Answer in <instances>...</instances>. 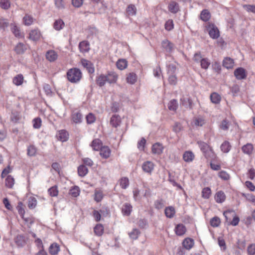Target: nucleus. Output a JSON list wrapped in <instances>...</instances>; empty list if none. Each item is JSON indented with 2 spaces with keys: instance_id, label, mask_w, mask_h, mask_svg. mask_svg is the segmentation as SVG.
Returning a JSON list of instances; mask_svg holds the SVG:
<instances>
[{
  "instance_id": "obj_1",
  "label": "nucleus",
  "mask_w": 255,
  "mask_h": 255,
  "mask_svg": "<svg viewBox=\"0 0 255 255\" xmlns=\"http://www.w3.org/2000/svg\"><path fill=\"white\" fill-rule=\"evenodd\" d=\"M67 77L70 82L77 83L82 78V73L80 70L78 68H72L68 71Z\"/></svg>"
},
{
  "instance_id": "obj_2",
  "label": "nucleus",
  "mask_w": 255,
  "mask_h": 255,
  "mask_svg": "<svg viewBox=\"0 0 255 255\" xmlns=\"http://www.w3.org/2000/svg\"><path fill=\"white\" fill-rule=\"evenodd\" d=\"M117 77L115 75H109L105 76L101 75L99 76L97 80V84L100 87L103 86L108 82L110 83L115 82L117 81Z\"/></svg>"
},
{
  "instance_id": "obj_3",
  "label": "nucleus",
  "mask_w": 255,
  "mask_h": 255,
  "mask_svg": "<svg viewBox=\"0 0 255 255\" xmlns=\"http://www.w3.org/2000/svg\"><path fill=\"white\" fill-rule=\"evenodd\" d=\"M198 144L206 158L215 156L213 152L209 148V146L207 143L202 141H198Z\"/></svg>"
},
{
  "instance_id": "obj_4",
  "label": "nucleus",
  "mask_w": 255,
  "mask_h": 255,
  "mask_svg": "<svg viewBox=\"0 0 255 255\" xmlns=\"http://www.w3.org/2000/svg\"><path fill=\"white\" fill-rule=\"evenodd\" d=\"M210 36L213 39H217L220 36L218 28L213 24L209 23L207 26Z\"/></svg>"
},
{
  "instance_id": "obj_5",
  "label": "nucleus",
  "mask_w": 255,
  "mask_h": 255,
  "mask_svg": "<svg viewBox=\"0 0 255 255\" xmlns=\"http://www.w3.org/2000/svg\"><path fill=\"white\" fill-rule=\"evenodd\" d=\"M234 75L238 80L245 79L247 77V72L245 69L242 67L238 68L234 71Z\"/></svg>"
},
{
  "instance_id": "obj_6",
  "label": "nucleus",
  "mask_w": 255,
  "mask_h": 255,
  "mask_svg": "<svg viewBox=\"0 0 255 255\" xmlns=\"http://www.w3.org/2000/svg\"><path fill=\"white\" fill-rule=\"evenodd\" d=\"M162 47L168 53H171L174 50V44L167 39H164L161 43Z\"/></svg>"
},
{
  "instance_id": "obj_7",
  "label": "nucleus",
  "mask_w": 255,
  "mask_h": 255,
  "mask_svg": "<svg viewBox=\"0 0 255 255\" xmlns=\"http://www.w3.org/2000/svg\"><path fill=\"white\" fill-rule=\"evenodd\" d=\"M82 65L85 68L89 73H93L95 71V69L93 64L89 61L82 59L81 60Z\"/></svg>"
},
{
  "instance_id": "obj_8",
  "label": "nucleus",
  "mask_w": 255,
  "mask_h": 255,
  "mask_svg": "<svg viewBox=\"0 0 255 255\" xmlns=\"http://www.w3.org/2000/svg\"><path fill=\"white\" fill-rule=\"evenodd\" d=\"M14 242L19 248H22L26 244L25 237L22 235H18L14 238Z\"/></svg>"
},
{
  "instance_id": "obj_9",
  "label": "nucleus",
  "mask_w": 255,
  "mask_h": 255,
  "mask_svg": "<svg viewBox=\"0 0 255 255\" xmlns=\"http://www.w3.org/2000/svg\"><path fill=\"white\" fill-rule=\"evenodd\" d=\"M121 210L123 215L128 216L132 210V207L130 203H125L122 206Z\"/></svg>"
},
{
  "instance_id": "obj_10",
  "label": "nucleus",
  "mask_w": 255,
  "mask_h": 255,
  "mask_svg": "<svg viewBox=\"0 0 255 255\" xmlns=\"http://www.w3.org/2000/svg\"><path fill=\"white\" fill-rule=\"evenodd\" d=\"M154 168V164L150 161L144 162L142 165V170L146 173H150Z\"/></svg>"
},
{
  "instance_id": "obj_11",
  "label": "nucleus",
  "mask_w": 255,
  "mask_h": 255,
  "mask_svg": "<svg viewBox=\"0 0 255 255\" xmlns=\"http://www.w3.org/2000/svg\"><path fill=\"white\" fill-rule=\"evenodd\" d=\"M41 36V33L38 29H33L29 32V38L33 41H37Z\"/></svg>"
},
{
  "instance_id": "obj_12",
  "label": "nucleus",
  "mask_w": 255,
  "mask_h": 255,
  "mask_svg": "<svg viewBox=\"0 0 255 255\" xmlns=\"http://www.w3.org/2000/svg\"><path fill=\"white\" fill-rule=\"evenodd\" d=\"M73 121L76 124H79L82 122L83 116L79 111H74L72 115Z\"/></svg>"
},
{
  "instance_id": "obj_13",
  "label": "nucleus",
  "mask_w": 255,
  "mask_h": 255,
  "mask_svg": "<svg viewBox=\"0 0 255 255\" xmlns=\"http://www.w3.org/2000/svg\"><path fill=\"white\" fill-rule=\"evenodd\" d=\"M100 154L104 158H108L111 154V150L108 146H102L100 149Z\"/></svg>"
},
{
  "instance_id": "obj_14",
  "label": "nucleus",
  "mask_w": 255,
  "mask_h": 255,
  "mask_svg": "<svg viewBox=\"0 0 255 255\" xmlns=\"http://www.w3.org/2000/svg\"><path fill=\"white\" fill-rule=\"evenodd\" d=\"M57 53L52 50H49L46 52V58L50 62H53L57 58Z\"/></svg>"
},
{
  "instance_id": "obj_15",
  "label": "nucleus",
  "mask_w": 255,
  "mask_h": 255,
  "mask_svg": "<svg viewBox=\"0 0 255 255\" xmlns=\"http://www.w3.org/2000/svg\"><path fill=\"white\" fill-rule=\"evenodd\" d=\"M163 147L160 143L157 142L152 146V152L153 154H160L163 151Z\"/></svg>"
},
{
  "instance_id": "obj_16",
  "label": "nucleus",
  "mask_w": 255,
  "mask_h": 255,
  "mask_svg": "<svg viewBox=\"0 0 255 255\" xmlns=\"http://www.w3.org/2000/svg\"><path fill=\"white\" fill-rule=\"evenodd\" d=\"M68 133L65 130H59L57 135L58 140L63 142L66 141L68 138Z\"/></svg>"
},
{
  "instance_id": "obj_17",
  "label": "nucleus",
  "mask_w": 255,
  "mask_h": 255,
  "mask_svg": "<svg viewBox=\"0 0 255 255\" xmlns=\"http://www.w3.org/2000/svg\"><path fill=\"white\" fill-rule=\"evenodd\" d=\"M168 8L169 11L173 13H177L179 9L178 4L175 1H170L168 4Z\"/></svg>"
},
{
  "instance_id": "obj_18",
  "label": "nucleus",
  "mask_w": 255,
  "mask_h": 255,
  "mask_svg": "<svg viewBox=\"0 0 255 255\" xmlns=\"http://www.w3.org/2000/svg\"><path fill=\"white\" fill-rule=\"evenodd\" d=\"M79 48L80 51L83 53L88 52L90 50L89 43L86 41H83L80 42Z\"/></svg>"
},
{
  "instance_id": "obj_19",
  "label": "nucleus",
  "mask_w": 255,
  "mask_h": 255,
  "mask_svg": "<svg viewBox=\"0 0 255 255\" xmlns=\"http://www.w3.org/2000/svg\"><path fill=\"white\" fill-rule=\"evenodd\" d=\"M111 125L115 128H117L121 124V118L120 116L114 115L112 117L110 120Z\"/></svg>"
},
{
  "instance_id": "obj_20",
  "label": "nucleus",
  "mask_w": 255,
  "mask_h": 255,
  "mask_svg": "<svg viewBox=\"0 0 255 255\" xmlns=\"http://www.w3.org/2000/svg\"><path fill=\"white\" fill-rule=\"evenodd\" d=\"M186 230L185 226L181 224H178L175 229V232L178 236H182L184 235L186 232Z\"/></svg>"
},
{
  "instance_id": "obj_21",
  "label": "nucleus",
  "mask_w": 255,
  "mask_h": 255,
  "mask_svg": "<svg viewBox=\"0 0 255 255\" xmlns=\"http://www.w3.org/2000/svg\"><path fill=\"white\" fill-rule=\"evenodd\" d=\"M91 146L94 150H98L102 147V142L101 140L98 138L94 139Z\"/></svg>"
},
{
  "instance_id": "obj_22",
  "label": "nucleus",
  "mask_w": 255,
  "mask_h": 255,
  "mask_svg": "<svg viewBox=\"0 0 255 255\" xmlns=\"http://www.w3.org/2000/svg\"><path fill=\"white\" fill-rule=\"evenodd\" d=\"M226 199V196L224 192L222 191H218L215 196V199L216 202L222 203Z\"/></svg>"
},
{
  "instance_id": "obj_23",
  "label": "nucleus",
  "mask_w": 255,
  "mask_h": 255,
  "mask_svg": "<svg viewBox=\"0 0 255 255\" xmlns=\"http://www.w3.org/2000/svg\"><path fill=\"white\" fill-rule=\"evenodd\" d=\"M183 158L185 162H191L194 158V155L192 152L187 151L183 154Z\"/></svg>"
},
{
  "instance_id": "obj_24",
  "label": "nucleus",
  "mask_w": 255,
  "mask_h": 255,
  "mask_svg": "<svg viewBox=\"0 0 255 255\" xmlns=\"http://www.w3.org/2000/svg\"><path fill=\"white\" fill-rule=\"evenodd\" d=\"M181 104L187 108L191 109L192 107V100L189 98L182 97L180 99Z\"/></svg>"
},
{
  "instance_id": "obj_25",
  "label": "nucleus",
  "mask_w": 255,
  "mask_h": 255,
  "mask_svg": "<svg viewBox=\"0 0 255 255\" xmlns=\"http://www.w3.org/2000/svg\"><path fill=\"white\" fill-rule=\"evenodd\" d=\"M26 50V45L22 43H18L14 48L15 51L18 54H23Z\"/></svg>"
},
{
  "instance_id": "obj_26",
  "label": "nucleus",
  "mask_w": 255,
  "mask_h": 255,
  "mask_svg": "<svg viewBox=\"0 0 255 255\" xmlns=\"http://www.w3.org/2000/svg\"><path fill=\"white\" fill-rule=\"evenodd\" d=\"M223 65L227 69L232 68L234 66V61L232 59L227 57L223 60Z\"/></svg>"
},
{
  "instance_id": "obj_27",
  "label": "nucleus",
  "mask_w": 255,
  "mask_h": 255,
  "mask_svg": "<svg viewBox=\"0 0 255 255\" xmlns=\"http://www.w3.org/2000/svg\"><path fill=\"white\" fill-rule=\"evenodd\" d=\"M194 245V241L192 239L187 238L183 242V246L188 250L191 249Z\"/></svg>"
},
{
  "instance_id": "obj_28",
  "label": "nucleus",
  "mask_w": 255,
  "mask_h": 255,
  "mask_svg": "<svg viewBox=\"0 0 255 255\" xmlns=\"http://www.w3.org/2000/svg\"><path fill=\"white\" fill-rule=\"evenodd\" d=\"M221 150L224 153H228L231 150V145L228 141H225L221 145Z\"/></svg>"
},
{
  "instance_id": "obj_29",
  "label": "nucleus",
  "mask_w": 255,
  "mask_h": 255,
  "mask_svg": "<svg viewBox=\"0 0 255 255\" xmlns=\"http://www.w3.org/2000/svg\"><path fill=\"white\" fill-rule=\"evenodd\" d=\"M37 152V148L33 145H30L27 148V154L28 156H34Z\"/></svg>"
},
{
  "instance_id": "obj_30",
  "label": "nucleus",
  "mask_w": 255,
  "mask_h": 255,
  "mask_svg": "<svg viewBox=\"0 0 255 255\" xmlns=\"http://www.w3.org/2000/svg\"><path fill=\"white\" fill-rule=\"evenodd\" d=\"M116 65L118 69L122 70L125 69L127 67L128 62L126 59H119L117 62Z\"/></svg>"
},
{
  "instance_id": "obj_31",
  "label": "nucleus",
  "mask_w": 255,
  "mask_h": 255,
  "mask_svg": "<svg viewBox=\"0 0 255 255\" xmlns=\"http://www.w3.org/2000/svg\"><path fill=\"white\" fill-rule=\"evenodd\" d=\"M242 149L244 153L250 155L252 153L254 146L253 144L251 143H247L244 145Z\"/></svg>"
},
{
  "instance_id": "obj_32",
  "label": "nucleus",
  "mask_w": 255,
  "mask_h": 255,
  "mask_svg": "<svg viewBox=\"0 0 255 255\" xmlns=\"http://www.w3.org/2000/svg\"><path fill=\"white\" fill-rule=\"evenodd\" d=\"M59 251V247L56 243L51 244L49 249V252L51 255H56Z\"/></svg>"
},
{
  "instance_id": "obj_33",
  "label": "nucleus",
  "mask_w": 255,
  "mask_h": 255,
  "mask_svg": "<svg viewBox=\"0 0 255 255\" xmlns=\"http://www.w3.org/2000/svg\"><path fill=\"white\" fill-rule=\"evenodd\" d=\"M87 168L84 165H80L78 168V175L81 177L85 176L88 173Z\"/></svg>"
},
{
  "instance_id": "obj_34",
  "label": "nucleus",
  "mask_w": 255,
  "mask_h": 255,
  "mask_svg": "<svg viewBox=\"0 0 255 255\" xmlns=\"http://www.w3.org/2000/svg\"><path fill=\"white\" fill-rule=\"evenodd\" d=\"M14 184V178L11 175L7 176V177L5 179V186L9 188H12V187L13 186Z\"/></svg>"
},
{
  "instance_id": "obj_35",
  "label": "nucleus",
  "mask_w": 255,
  "mask_h": 255,
  "mask_svg": "<svg viewBox=\"0 0 255 255\" xmlns=\"http://www.w3.org/2000/svg\"><path fill=\"white\" fill-rule=\"evenodd\" d=\"M175 213V209L172 207H168L165 209V214L167 217L171 218Z\"/></svg>"
},
{
  "instance_id": "obj_36",
  "label": "nucleus",
  "mask_w": 255,
  "mask_h": 255,
  "mask_svg": "<svg viewBox=\"0 0 255 255\" xmlns=\"http://www.w3.org/2000/svg\"><path fill=\"white\" fill-rule=\"evenodd\" d=\"M64 26V22L61 19L56 20L54 23V28L56 30L62 29Z\"/></svg>"
},
{
  "instance_id": "obj_37",
  "label": "nucleus",
  "mask_w": 255,
  "mask_h": 255,
  "mask_svg": "<svg viewBox=\"0 0 255 255\" xmlns=\"http://www.w3.org/2000/svg\"><path fill=\"white\" fill-rule=\"evenodd\" d=\"M177 101L176 100H171L168 105V108L170 111H175L178 108Z\"/></svg>"
},
{
  "instance_id": "obj_38",
  "label": "nucleus",
  "mask_w": 255,
  "mask_h": 255,
  "mask_svg": "<svg viewBox=\"0 0 255 255\" xmlns=\"http://www.w3.org/2000/svg\"><path fill=\"white\" fill-rule=\"evenodd\" d=\"M193 123L196 126H202L204 125L205 122L204 119L202 117H195Z\"/></svg>"
},
{
  "instance_id": "obj_39",
  "label": "nucleus",
  "mask_w": 255,
  "mask_h": 255,
  "mask_svg": "<svg viewBox=\"0 0 255 255\" xmlns=\"http://www.w3.org/2000/svg\"><path fill=\"white\" fill-rule=\"evenodd\" d=\"M21 116L20 113L17 111L12 112L11 115L10 116V120L13 123H17L20 119Z\"/></svg>"
},
{
  "instance_id": "obj_40",
  "label": "nucleus",
  "mask_w": 255,
  "mask_h": 255,
  "mask_svg": "<svg viewBox=\"0 0 255 255\" xmlns=\"http://www.w3.org/2000/svg\"><path fill=\"white\" fill-rule=\"evenodd\" d=\"M23 81V77L22 74H18L13 79V83L16 86L21 85Z\"/></svg>"
},
{
  "instance_id": "obj_41",
  "label": "nucleus",
  "mask_w": 255,
  "mask_h": 255,
  "mask_svg": "<svg viewBox=\"0 0 255 255\" xmlns=\"http://www.w3.org/2000/svg\"><path fill=\"white\" fill-rule=\"evenodd\" d=\"M200 18L204 21H208L210 18V13L207 9L202 11L200 14Z\"/></svg>"
},
{
  "instance_id": "obj_42",
  "label": "nucleus",
  "mask_w": 255,
  "mask_h": 255,
  "mask_svg": "<svg viewBox=\"0 0 255 255\" xmlns=\"http://www.w3.org/2000/svg\"><path fill=\"white\" fill-rule=\"evenodd\" d=\"M140 232L137 229H133L132 230L128 233V235L130 239L133 240H136L138 236L140 235Z\"/></svg>"
},
{
  "instance_id": "obj_43",
  "label": "nucleus",
  "mask_w": 255,
  "mask_h": 255,
  "mask_svg": "<svg viewBox=\"0 0 255 255\" xmlns=\"http://www.w3.org/2000/svg\"><path fill=\"white\" fill-rule=\"evenodd\" d=\"M210 99L212 103L218 104L221 101L220 96L216 93H213L210 95Z\"/></svg>"
},
{
  "instance_id": "obj_44",
  "label": "nucleus",
  "mask_w": 255,
  "mask_h": 255,
  "mask_svg": "<svg viewBox=\"0 0 255 255\" xmlns=\"http://www.w3.org/2000/svg\"><path fill=\"white\" fill-rule=\"evenodd\" d=\"M94 230L96 235L101 236L103 234L104 227L102 225L98 224L95 227Z\"/></svg>"
},
{
  "instance_id": "obj_45",
  "label": "nucleus",
  "mask_w": 255,
  "mask_h": 255,
  "mask_svg": "<svg viewBox=\"0 0 255 255\" xmlns=\"http://www.w3.org/2000/svg\"><path fill=\"white\" fill-rule=\"evenodd\" d=\"M136 81V75L133 73H129L127 77V81L130 84H134Z\"/></svg>"
},
{
  "instance_id": "obj_46",
  "label": "nucleus",
  "mask_w": 255,
  "mask_h": 255,
  "mask_svg": "<svg viewBox=\"0 0 255 255\" xmlns=\"http://www.w3.org/2000/svg\"><path fill=\"white\" fill-rule=\"evenodd\" d=\"M136 8L134 5L129 4L127 8V12L129 15H134L136 14Z\"/></svg>"
},
{
  "instance_id": "obj_47",
  "label": "nucleus",
  "mask_w": 255,
  "mask_h": 255,
  "mask_svg": "<svg viewBox=\"0 0 255 255\" xmlns=\"http://www.w3.org/2000/svg\"><path fill=\"white\" fill-rule=\"evenodd\" d=\"M120 185L122 188L126 189L129 185V180L127 177L122 178L120 181Z\"/></svg>"
},
{
  "instance_id": "obj_48",
  "label": "nucleus",
  "mask_w": 255,
  "mask_h": 255,
  "mask_svg": "<svg viewBox=\"0 0 255 255\" xmlns=\"http://www.w3.org/2000/svg\"><path fill=\"white\" fill-rule=\"evenodd\" d=\"M49 194L52 197H56L58 194V190L56 186L50 188L48 190Z\"/></svg>"
},
{
  "instance_id": "obj_49",
  "label": "nucleus",
  "mask_w": 255,
  "mask_h": 255,
  "mask_svg": "<svg viewBox=\"0 0 255 255\" xmlns=\"http://www.w3.org/2000/svg\"><path fill=\"white\" fill-rule=\"evenodd\" d=\"M211 194V191L210 188L206 187L203 189L202 191V196L205 199H208Z\"/></svg>"
},
{
  "instance_id": "obj_50",
  "label": "nucleus",
  "mask_w": 255,
  "mask_h": 255,
  "mask_svg": "<svg viewBox=\"0 0 255 255\" xmlns=\"http://www.w3.org/2000/svg\"><path fill=\"white\" fill-rule=\"evenodd\" d=\"M80 193V189L78 186L72 187L69 191V194L74 197H77Z\"/></svg>"
},
{
  "instance_id": "obj_51",
  "label": "nucleus",
  "mask_w": 255,
  "mask_h": 255,
  "mask_svg": "<svg viewBox=\"0 0 255 255\" xmlns=\"http://www.w3.org/2000/svg\"><path fill=\"white\" fill-rule=\"evenodd\" d=\"M11 31L14 35L18 38L23 37V34L20 32L18 28L15 25H11Z\"/></svg>"
},
{
  "instance_id": "obj_52",
  "label": "nucleus",
  "mask_w": 255,
  "mask_h": 255,
  "mask_svg": "<svg viewBox=\"0 0 255 255\" xmlns=\"http://www.w3.org/2000/svg\"><path fill=\"white\" fill-rule=\"evenodd\" d=\"M210 65V61L208 58H203L200 62V65L202 69H207Z\"/></svg>"
},
{
  "instance_id": "obj_53",
  "label": "nucleus",
  "mask_w": 255,
  "mask_h": 255,
  "mask_svg": "<svg viewBox=\"0 0 255 255\" xmlns=\"http://www.w3.org/2000/svg\"><path fill=\"white\" fill-rule=\"evenodd\" d=\"M9 25L7 20L4 18H0V28L3 30H5Z\"/></svg>"
},
{
  "instance_id": "obj_54",
  "label": "nucleus",
  "mask_w": 255,
  "mask_h": 255,
  "mask_svg": "<svg viewBox=\"0 0 255 255\" xmlns=\"http://www.w3.org/2000/svg\"><path fill=\"white\" fill-rule=\"evenodd\" d=\"M243 8L248 12L255 13V5L254 4H244Z\"/></svg>"
},
{
  "instance_id": "obj_55",
  "label": "nucleus",
  "mask_w": 255,
  "mask_h": 255,
  "mask_svg": "<svg viewBox=\"0 0 255 255\" xmlns=\"http://www.w3.org/2000/svg\"><path fill=\"white\" fill-rule=\"evenodd\" d=\"M230 126V123L229 122L226 120L225 119L223 120L220 125V128L224 130H228Z\"/></svg>"
},
{
  "instance_id": "obj_56",
  "label": "nucleus",
  "mask_w": 255,
  "mask_h": 255,
  "mask_svg": "<svg viewBox=\"0 0 255 255\" xmlns=\"http://www.w3.org/2000/svg\"><path fill=\"white\" fill-rule=\"evenodd\" d=\"M221 221L219 218L215 217L210 220V224L213 227H217L220 224Z\"/></svg>"
},
{
  "instance_id": "obj_57",
  "label": "nucleus",
  "mask_w": 255,
  "mask_h": 255,
  "mask_svg": "<svg viewBox=\"0 0 255 255\" xmlns=\"http://www.w3.org/2000/svg\"><path fill=\"white\" fill-rule=\"evenodd\" d=\"M37 204V200L36 199L33 197H31L28 199V206L29 208L33 209L34 208Z\"/></svg>"
},
{
  "instance_id": "obj_58",
  "label": "nucleus",
  "mask_w": 255,
  "mask_h": 255,
  "mask_svg": "<svg viewBox=\"0 0 255 255\" xmlns=\"http://www.w3.org/2000/svg\"><path fill=\"white\" fill-rule=\"evenodd\" d=\"M10 2L9 0H0V6L4 9H7L10 7Z\"/></svg>"
},
{
  "instance_id": "obj_59",
  "label": "nucleus",
  "mask_w": 255,
  "mask_h": 255,
  "mask_svg": "<svg viewBox=\"0 0 255 255\" xmlns=\"http://www.w3.org/2000/svg\"><path fill=\"white\" fill-rule=\"evenodd\" d=\"M174 24L172 19H168L165 24V28L167 31H170L173 28Z\"/></svg>"
},
{
  "instance_id": "obj_60",
  "label": "nucleus",
  "mask_w": 255,
  "mask_h": 255,
  "mask_svg": "<svg viewBox=\"0 0 255 255\" xmlns=\"http://www.w3.org/2000/svg\"><path fill=\"white\" fill-rule=\"evenodd\" d=\"M22 218L25 221V223L26 224L28 228H30L34 222V219L32 217L24 218L23 216L22 217Z\"/></svg>"
},
{
  "instance_id": "obj_61",
  "label": "nucleus",
  "mask_w": 255,
  "mask_h": 255,
  "mask_svg": "<svg viewBox=\"0 0 255 255\" xmlns=\"http://www.w3.org/2000/svg\"><path fill=\"white\" fill-rule=\"evenodd\" d=\"M154 206L156 209H161L164 206V201L162 199L157 200L155 201Z\"/></svg>"
},
{
  "instance_id": "obj_62",
  "label": "nucleus",
  "mask_w": 255,
  "mask_h": 255,
  "mask_svg": "<svg viewBox=\"0 0 255 255\" xmlns=\"http://www.w3.org/2000/svg\"><path fill=\"white\" fill-rule=\"evenodd\" d=\"M16 209L18 210L19 214L21 216H23L25 211L23 208V205L22 202H19L16 207Z\"/></svg>"
},
{
  "instance_id": "obj_63",
  "label": "nucleus",
  "mask_w": 255,
  "mask_h": 255,
  "mask_svg": "<svg viewBox=\"0 0 255 255\" xmlns=\"http://www.w3.org/2000/svg\"><path fill=\"white\" fill-rule=\"evenodd\" d=\"M23 21L25 25H29L33 22V18L30 15H25L23 17Z\"/></svg>"
},
{
  "instance_id": "obj_64",
  "label": "nucleus",
  "mask_w": 255,
  "mask_h": 255,
  "mask_svg": "<svg viewBox=\"0 0 255 255\" xmlns=\"http://www.w3.org/2000/svg\"><path fill=\"white\" fill-rule=\"evenodd\" d=\"M103 197V193L100 191H96L95 193V200L97 202H100Z\"/></svg>"
}]
</instances>
